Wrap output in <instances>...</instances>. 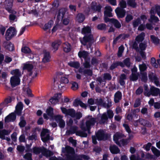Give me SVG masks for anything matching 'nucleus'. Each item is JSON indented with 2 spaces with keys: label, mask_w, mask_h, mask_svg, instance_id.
Listing matches in <instances>:
<instances>
[{
  "label": "nucleus",
  "mask_w": 160,
  "mask_h": 160,
  "mask_svg": "<svg viewBox=\"0 0 160 160\" xmlns=\"http://www.w3.org/2000/svg\"><path fill=\"white\" fill-rule=\"evenodd\" d=\"M21 51L22 52L25 54L30 53L31 52V49L29 47L27 46L22 47L21 49Z\"/></svg>",
  "instance_id": "nucleus-45"
},
{
  "label": "nucleus",
  "mask_w": 160,
  "mask_h": 160,
  "mask_svg": "<svg viewBox=\"0 0 160 160\" xmlns=\"http://www.w3.org/2000/svg\"><path fill=\"white\" fill-rule=\"evenodd\" d=\"M148 78L151 82H154L157 86H158L159 84L158 78L156 73L152 72H150L148 75Z\"/></svg>",
  "instance_id": "nucleus-8"
},
{
  "label": "nucleus",
  "mask_w": 160,
  "mask_h": 160,
  "mask_svg": "<svg viewBox=\"0 0 160 160\" xmlns=\"http://www.w3.org/2000/svg\"><path fill=\"white\" fill-rule=\"evenodd\" d=\"M41 151L42 148H41L35 147L33 148L32 152L38 155L40 153Z\"/></svg>",
  "instance_id": "nucleus-41"
},
{
  "label": "nucleus",
  "mask_w": 160,
  "mask_h": 160,
  "mask_svg": "<svg viewBox=\"0 0 160 160\" xmlns=\"http://www.w3.org/2000/svg\"><path fill=\"white\" fill-rule=\"evenodd\" d=\"M61 96V93L55 94L53 97L49 99V101L52 104L55 105L58 102V100Z\"/></svg>",
  "instance_id": "nucleus-14"
},
{
  "label": "nucleus",
  "mask_w": 160,
  "mask_h": 160,
  "mask_svg": "<svg viewBox=\"0 0 160 160\" xmlns=\"http://www.w3.org/2000/svg\"><path fill=\"white\" fill-rule=\"evenodd\" d=\"M124 136V135L122 134L120 132H117L114 135H113V140H115V139H116L118 140V139H120L122 138H123Z\"/></svg>",
  "instance_id": "nucleus-46"
},
{
  "label": "nucleus",
  "mask_w": 160,
  "mask_h": 160,
  "mask_svg": "<svg viewBox=\"0 0 160 160\" xmlns=\"http://www.w3.org/2000/svg\"><path fill=\"white\" fill-rule=\"evenodd\" d=\"M55 120L58 123L59 127L61 128H63L65 125V122L62 119V117L59 115H57L54 117Z\"/></svg>",
  "instance_id": "nucleus-7"
},
{
  "label": "nucleus",
  "mask_w": 160,
  "mask_h": 160,
  "mask_svg": "<svg viewBox=\"0 0 160 160\" xmlns=\"http://www.w3.org/2000/svg\"><path fill=\"white\" fill-rule=\"evenodd\" d=\"M67 9L65 8H62L59 9L57 17V19L59 21L61 19L62 20L64 15L67 11Z\"/></svg>",
  "instance_id": "nucleus-12"
},
{
  "label": "nucleus",
  "mask_w": 160,
  "mask_h": 160,
  "mask_svg": "<svg viewBox=\"0 0 160 160\" xmlns=\"http://www.w3.org/2000/svg\"><path fill=\"white\" fill-rule=\"evenodd\" d=\"M12 74H14V76L19 77L21 76V73L18 69H15L12 70L11 72Z\"/></svg>",
  "instance_id": "nucleus-53"
},
{
  "label": "nucleus",
  "mask_w": 160,
  "mask_h": 160,
  "mask_svg": "<svg viewBox=\"0 0 160 160\" xmlns=\"http://www.w3.org/2000/svg\"><path fill=\"white\" fill-rule=\"evenodd\" d=\"M91 28L88 26H87L86 27L83 28L82 30V32L84 34H86L87 33H91Z\"/></svg>",
  "instance_id": "nucleus-38"
},
{
  "label": "nucleus",
  "mask_w": 160,
  "mask_h": 160,
  "mask_svg": "<svg viewBox=\"0 0 160 160\" xmlns=\"http://www.w3.org/2000/svg\"><path fill=\"white\" fill-rule=\"evenodd\" d=\"M88 52L83 51H79L78 53V57L81 58H83L84 60L87 59L88 57Z\"/></svg>",
  "instance_id": "nucleus-24"
},
{
  "label": "nucleus",
  "mask_w": 160,
  "mask_h": 160,
  "mask_svg": "<svg viewBox=\"0 0 160 160\" xmlns=\"http://www.w3.org/2000/svg\"><path fill=\"white\" fill-rule=\"evenodd\" d=\"M93 40V36L90 34L88 35H85L83 37L82 41H81V42L83 45H86L88 42H92Z\"/></svg>",
  "instance_id": "nucleus-11"
},
{
  "label": "nucleus",
  "mask_w": 160,
  "mask_h": 160,
  "mask_svg": "<svg viewBox=\"0 0 160 160\" xmlns=\"http://www.w3.org/2000/svg\"><path fill=\"white\" fill-rule=\"evenodd\" d=\"M115 12L118 18H122L124 17L125 15L126 11L125 10L121 9L119 7H118L116 9Z\"/></svg>",
  "instance_id": "nucleus-13"
},
{
  "label": "nucleus",
  "mask_w": 160,
  "mask_h": 160,
  "mask_svg": "<svg viewBox=\"0 0 160 160\" xmlns=\"http://www.w3.org/2000/svg\"><path fill=\"white\" fill-rule=\"evenodd\" d=\"M23 104L22 103L20 102H18L16 106V113L18 116L21 115L22 111L23 108Z\"/></svg>",
  "instance_id": "nucleus-17"
},
{
  "label": "nucleus",
  "mask_w": 160,
  "mask_h": 160,
  "mask_svg": "<svg viewBox=\"0 0 160 160\" xmlns=\"http://www.w3.org/2000/svg\"><path fill=\"white\" fill-rule=\"evenodd\" d=\"M20 122L19 123L18 125L19 127L21 128H24L27 124L26 122L25 119L24 117L23 116H22L20 117Z\"/></svg>",
  "instance_id": "nucleus-29"
},
{
  "label": "nucleus",
  "mask_w": 160,
  "mask_h": 160,
  "mask_svg": "<svg viewBox=\"0 0 160 160\" xmlns=\"http://www.w3.org/2000/svg\"><path fill=\"white\" fill-rule=\"evenodd\" d=\"M91 8L92 11L95 12H101L102 6L100 4L97 5V3L96 2L94 3L92 2V3Z\"/></svg>",
  "instance_id": "nucleus-15"
},
{
  "label": "nucleus",
  "mask_w": 160,
  "mask_h": 160,
  "mask_svg": "<svg viewBox=\"0 0 160 160\" xmlns=\"http://www.w3.org/2000/svg\"><path fill=\"white\" fill-rule=\"evenodd\" d=\"M50 58V53L49 52H46L44 54V56L42 59V61L44 63L48 62L49 61Z\"/></svg>",
  "instance_id": "nucleus-33"
},
{
  "label": "nucleus",
  "mask_w": 160,
  "mask_h": 160,
  "mask_svg": "<svg viewBox=\"0 0 160 160\" xmlns=\"http://www.w3.org/2000/svg\"><path fill=\"white\" fill-rule=\"evenodd\" d=\"M151 22H153L155 23L159 21L158 18L154 15H151L150 16Z\"/></svg>",
  "instance_id": "nucleus-60"
},
{
  "label": "nucleus",
  "mask_w": 160,
  "mask_h": 160,
  "mask_svg": "<svg viewBox=\"0 0 160 160\" xmlns=\"http://www.w3.org/2000/svg\"><path fill=\"white\" fill-rule=\"evenodd\" d=\"M9 16V19L10 22H13V21L15 20V19H17V17L15 14L17 13V12L15 13H10ZM17 20L15 21H16Z\"/></svg>",
  "instance_id": "nucleus-42"
},
{
  "label": "nucleus",
  "mask_w": 160,
  "mask_h": 160,
  "mask_svg": "<svg viewBox=\"0 0 160 160\" xmlns=\"http://www.w3.org/2000/svg\"><path fill=\"white\" fill-rule=\"evenodd\" d=\"M4 48L10 51L14 50V45L11 42H6L4 43Z\"/></svg>",
  "instance_id": "nucleus-21"
},
{
  "label": "nucleus",
  "mask_w": 160,
  "mask_h": 160,
  "mask_svg": "<svg viewBox=\"0 0 160 160\" xmlns=\"http://www.w3.org/2000/svg\"><path fill=\"white\" fill-rule=\"evenodd\" d=\"M16 119V114L14 112H12L5 118L4 121L5 123L14 122Z\"/></svg>",
  "instance_id": "nucleus-10"
},
{
  "label": "nucleus",
  "mask_w": 160,
  "mask_h": 160,
  "mask_svg": "<svg viewBox=\"0 0 160 160\" xmlns=\"http://www.w3.org/2000/svg\"><path fill=\"white\" fill-rule=\"evenodd\" d=\"M139 68L141 72H144L147 68L146 65L145 63L139 65Z\"/></svg>",
  "instance_id": "nucleus-56"
},
{
  "label": "nucleus",
  "mask_w": 160,
  "mask_h": 160,
  "mask_svg": "<svg viewBox=\"0 0 160 160\" xmlns=\"http://www.w3.org/2000/svg\"><path fill=\"white\" fill-rule=\"evenodd\" d=\"M33 68V65L30 63H24L23 67V70H27L29 72V75L31 76L32 75V70Z\"/></svg>",
  "instance_id": "nucleus-16"
},
{
  "label": "nucleus",
  "mask_w": 160,
  "mask_h": 160,
  "mask_svg": "<svg viewBox=\"0 0 160 160\" xmlns=\"http://www.w3.org/2000/svg\"><path fill=\"white\" fill-rule=\"evenodd\" d=\"M46 112L49 116L52 117L53 116V109L51 107H49L47 109Z\"/></svg>",
  "instance_id": "nucleus-43"
},
{
  "label": "nucleus",
  "mask_w": 160,
  "mask_h": 160,
  "mask_svg": "<svg viewBox=\"0 0 160 160\" xmlns=\"http://www.w3.org/2000/svg\"><path fill=\"white\" fill-rule=\"evenodd\" d=\"M95 134L98 141L107 140L109 138L108 134L105 133L104 131L102 129L98 130Z\"/></svg>",
  "instance_id": "nucleus-4"
},
{
  "label": "nucleus",
  "mask_w": 160,
  "mask_h": 160,
  "mask_svg": "<svg viewBox=\"0 0 160 160\" xmlns=\"http://www.w3.org/2000/svg\"><path fill=\"white\" fill-rule=\"evenodd\" d=\"M127 79V76L124 73L121 74L119 77V83L121 86H124L125 84L124 80Z\"/></svg>",
  "instance_id": "nucleus-22"
},
{
  "label": "nucleus",
  "mask_w": 160,
  "mask_h": 160,
  "mask_svg": "<svg viewBox=\"0 0 160 160\" xmlns=\"http://www.w3.org/2000/svg\"><path fill=\"white\" fill-rule=\"evenodd\" d=\"M62 151L63 153H66V156L68 160H76L77 156L73 148L67 145L65 148H62Z\"/></svg>",
  "instance_id": "nucleus-2"
},
{
  "label": "nucleus",
  "mask_w": 160,
  "mask_h": 160,
  "mask_svg": "<svg viewBox=\"0 0 160 160\" xmlns=\"http://www.w3.org/2000/svg\"><path fill=\"white\" fill-rule=\"evenodd\" d=\"M136 0H127V3L128 6L133 8H135L137 4L135 2Z\"/></svg>",
  "instance_id": "nucleus-40"
},
{
  "label": "nucleus",
  "mask_w": 160,
  "mask_h": 160,
  "mask_svg": "<svg viewBox=\"0 0 160 160\" xmlns=\"http://www.w3.org/2000/svg\"><path fill=\"white\" fill-rule=\"evenodd\" d=\"M124 49V47L122 45H121L119 47L117 53V55L118 57H122V53L123 52Z\"/></svg>",
  "instance_id": "nucleus-50"
},
{
  "label": "nucleus",
  "mask_w": 160,
  "mask_h": 160,
  "mask_svg": "<svg viewBox=\"0 0 160 160\" xmlns=\"http://www.w3.org/2000/svg\"><path fill=\"white\" fill-rule=\"evenodd\" d=\"M84 76H92V70L90 69H85L83 71V74Z\"/></svg>",
  "instance_id": "nucleus-49"
},
{
  "label": "nucleus",
  "mask_w": 160,
  "mask_h": 160,
  "mask_svg": "<svg viewBox=\"0 0 160 160\" xmlns=\"http://www.w3.org/2000/svg\"><path fill=\"white\" fill-rule=\"evenodd\" d=\"M141 20L139 18H138L136 19L133 21L132 22V25L133 28H137L138 25L141 24Z\"/></svg>",
  "instance_id": "nucleus-44"
},
{
  "label": "nucleus",
  "mask_w": 160,
  "mask_h": 160,
  "mask_svg": "<svg viewBox=\"0 0 160 160\" xmlns=\"http://www.w3.org/2000/svg\"><path fill=\"white\" fill-rule=\"evenodd\" d=\"M123 64L128 68L130 67L131 65L130 59L129 58H127L123 61Z\"/></svg>",
  "instance_id": "nucleus-48"
},
{
  "label": "nucleus",
  "mask_w": 160,
  "mask_h": 160,
  "mask_svg": "<svg viewBox=\"0 0 160 160\" xmlns=\"http://www.w3.org/2000/svg\"><path fill=\"white\" fill-rule=\"evenodd\" d=\"M108 115L106 112H104L101 116L100 122L103 124H104L106 121L108 119Z\"/></svg>",
  "instance_id": "nucleus-36"
},
{
  "label": "nucleus",
  "mask_w": 160,
  "mask_h": 160,
  "mask_svg": "<svg viewBox=\"0 0 160 160\" xmlns=\"http://www.w3.org/2000/svg\"><path fill=\"white\" fill-rule=\"evenodd\" d=\"M97 28L98 30L105 31L106 29V25L105 23H101L97 25Z\"/></svg>",
  "instance_id": "nucleus-51"
},
{
  "label": "nucleus",
  "mask_w": 160,
  "mask_h": 160,
  "mask_svg": "<svg viewBox=\"0 0 160 160\" xmlns=\"http://www.w3.org/2000/svg\"><path fill=\"white\" fill-rule=\"evenodd\" d=\"M118 66H120L122 68L124 67V65L123 62L121 61H117L111 64L110 67V69L111 70H113Z\"/></svg>",
  "instance_id": "nucleus-20"
},
{
  "label": "nucleus",
  "mask_w": 160,
  "mask_h": 160,
  "mask_svg": "<svg viewBox=\"0 0 160 160\" xmlns=\"http://www.w3.org/2000/svg\"><path fill=\"white\" fill-rule=\"evenodd\" d=\"M151 63L152 65L154 68H158V64L156 62V60L154 58H152L151 59Z\"/></svg>",
  "instance_id": "nucleus-57"
},
{
  "label": "nucleus",
  "mask_w": 160,
  "mask_h": 160,
  "mask_svg": "<svg viewBox=\"0 0 160 160\" xmlns=\"http://www.w3.org/2000/svg\"><path fill=\"white\" fill-rule=\"evenodd\" d=\"M69 82L68 78L66 77H62L61 78L60 83L61 84L68 83Z\"/></svg>",
  "instance_id": "nucleus-59"
},
{
  "label": "nucleus",
  "mask_w": 160,
  "mask_h": 160,
  "mask_svg": "<svg viewBox=\"0 0 160 160\" xmlns=\"http://www.w3.org/2000/svg\"><path fill=\"white\" fill-rule=\"evenodd\" d=\"M68 65L71 67L76 69L78 68L80 66V63L78 62H70L68 63Z\"/></svg>",
  "instance_id": "nucleus-30"
},
{
  "label": "nucleus",
  "mask_w": 160,
  "mask_h": 160,
  "mask_svg": "<svg viewBox=\"0 0 160 160\" xmlns=\"http://www.w3.org/2000/svg\"><path fill=\"white\" fill-rule=\"evenodd\" d=\"M107 114L108 115V118L110 119H112L114 115V114L112 111L111 109L108 110L107 111Z\"/></svg>",
  "instance_id": "nucleus-58"
},
{
  "label": "nucleus",
  "mask_w": 160,
  "mask_h": 160,
  "mask_svg": "<svg viewBox=\"0 0 160 160\" xmlns=\"http://www.w3.org/2000/svg\"><path fill=\"white\" fill-rule=\"evenodd\" d=\"M139 75L138 73H132L129 77L130 80L132 81H136L138 79Z\"/></svg>",
  "instance_id": "nucleus-32"
},
{
  "label": "nucleus",
  "mask_w": 160,
  "mask_h": 160,
  "mask_svg": "<svg viewBox=\"0 0 160 160\" xmlns=\"http://www.w3.org/2000/svg\"><path fill=\"white\" fill-rule=\"evenodd\" d=\"M123 126L125 128L126 131L128 133L130 134L131 133V129L128 124L124 123L123 124Z\"/></svg>",
  "instance_id": "nucleus-63"
},
{
  "label": "nucleus",
  "mask_w": 160,
  "mask_h": 160,
  "mask_svg": "<svg viewBox=\"0 0 160 160\" xmlns=\"http://www.w3.org/2000/svg\"><path fill=\"white\" fill-rule=\"evenodd\" d=\"M119 5L121 9H124L127 7V3L124 0H122L119 3Z\"/></svg>",
  "instance_id": "nucleus-55"
},
{
  "label": "nucleus",
  "mask_w": 160,
  "mask_h": 160,
  "mask_svg": "<svg viewBox=\"0 0 160 160\" xmlns=\"http://www.w3.org/2000/svg\"><path fill=\"white\" fill-rule=\"evenodd\" d=\"M73 110L74 111V113L73 115H71V117L73 118H75L77 119H79L82 117V113L80 112H77L76 113L75 111L73 109Z\"/></svg>",
  "instance_id": "nucleus-34"
},
{
  "label": "nucleus",
  "mask_w": 160,
  "mask_h": 160,
  "mask_svg": "<svg viewBox=\"0 0 160 160\" xmlns=\"http://www.w3.org/2000/svg\"><path fill=\"white\" fill-rule=\"evenodd\" d=\"M109 149L111 153L113 154H117L120 152V150L115 145L110 146Z\"/></svg>",
  "instance_id": "nucleus-23"
},
{
  "label": "nucleus",
  "mask_w": 160,
  "mask_h": 160,
  "mask_svg": "<svg viewBox=\"0 0 160 160\" xmlns=\"http://www.w3.org/2000/svg\"><path fill=\"white\" fill-rule=\"evenodd\" d=\"M133 19V16L131 14H128L125 17V22L127 23H129Z\"/></svg>",
  "instance_id": "nucleus-54"
},
{
  "label": "nucleus",
  "mask_w": 160,
  "mask_h": 160,
  "mask_svg": "<svg viewBox=\"0 0 160 160\" xmlns=\"http://www.w3.org/2000/svg\"><path fill=\"white\" fill-rule=\"evenodd\" d=\"M61 109L62 113L66 115H73L74 113L73 109L70 108L67 109L65 108L61 107Z\"/></svg>",
  "instance_id": "nucleus-19"
},
{
  "label": "nucleus",
  "mask_w": 160,
  "mask_h": 160,
  "mask_svg": "<svg viewBox=\"0 0 160 160\" xmlns=\"http://www.w3.org/2000/svg\"><path fill=\"white\" fill-rule=\"evenodd\" d=\"M84 16L82 13H79L77 15V20L79 23H82L84 21Z\"/></svg>",
  "instance_id": "nucleus-39"
},
{
  "label": "nucleus",
  "mask_w": 160,
  "mask_h": 160,
  "mask_svg": "<svg viewBox=\"0 0 160 160\" xmlns=\"http://www.w3.org/2000/svg\"><path fill=\"white\" fill-rule=\"evenodd\" d=\"M16 34L15 28L12 27H10L6 31L5 38L7 41H9Z\"/></svg>",
  "instance_id": "nucleus-3"
},
{
  "label": "nucleus",
  "mask_w": 160,
  "mask_h": 160,
  "mask_svg": "<svg viewBox=\"0 0 160 160\" xmlns=\"http://www.w3.org/2000/svg\"><path fill=\"white\" fill-rule=\"evenodd\" d=\"M111 22V23L116 28L119 29L121 27V24L117 19L113 18V20H112Z\"/></svg>",
  "instance_id": "nucleus-28"
},
{
  "label": "nucleus",
  "mask_w": 160,
  "mask_h": 160,
  "mask_svg": "<svg viewBox=\"0 0 160 160\" xmlns=\"http://www.w3.org/2000/svg\"><path fill=\"white\" fill-rule=\"evenodd\" d=\"M3 128V123L2 121H0V129ZM11 130H6L5 129L0 130V138L2 140H5V135H9L10 132Z\"/></svg>",
  "instance_id": "nucleus-5"
},
{
  "label": "nucleus",
  "mask_w": 160,
  "mask_h": 160,
  "mask_svg": "<svg viewBox=\"0 0 160 160\" xmlns=\"http://www.w3.org/2000/svg\"><path fill=\"white\" fill-rule=\"evenodd\" d=\"M122 92L119 91H117L114 95V100L115 103H117L119 102L122 99Z\"/></svg>",
  "instance_id": "nucleus-18"
},
{
  "label": "nucleus",
  "mask_w": 160,
  "mask_h": 160,
  "mask_svg": "<svg viewBox=\"0 0 160 160\" xmlns=\"http://www.w3.org/2000/svg\"><path fill=\"white\" fill-rule=\"evenodd\" d=\"M90 58H88L87 59L84 60V62L83 64L84 68H90L91 65L90 63Z\"/></svg>",
  "instance_id": "nucleus-35"
},
{
  "label": "nucleus",
  "mask_w": 160,
  "mask_h": 160,
  "mask_svg": "<svg viewBox=\"0 0 160 160\" xmlns=\"http://www.w3.org/2000/svg\"><path fill=\"white\" fill-rule=\"evenodd\" d=\"M147 45L146 44L141 42L139 44V48L140 49V51H144L146 50Z\"/></svg>",
  "instance_id": "nucleus-61"
},
{
  "label": "nucleus",
  "mask_w": 160,
  "mask_h": 160,
  "mask_svg": "<svg viewBox=\"0 0 160 160\" xmlns=\"http://www.w3.org/2000/svg\"><path fill=\"white\" fill-rule=\"evenodd\" d=\"M145 37V33L144 32H142L136 37L135 40L138 43L141 42L144 40Z\"/></svg>",
  "instance_id": "nucleus-25"
},
{
  "label": "nucleus",
  "mask_w": 160,
  "mask_h": 160,
  "mask_svg": "<svg viewBox=\"0 0 160 160\" xmlns=\"http://www.w3.org/2000/svg\"><path fill=\"white\" fill-rule=\"evenodd\" d=\"M136 122H138L140 123L141 125L144 126H147L150 127L149 125V122H147V121L143 118H139V119L137 120Z\"/></svg>",
  "instance_id": "nucleus-31"
},
{
  "label": "nucleus",
  "mask_w": 160,
  "mask_h": 160,
  "mask_svg": "<svg viewBox=\"0 0 160 160\" xmlns=\"http://www.w3.org/2000/svg\"><path fill=\"white\" fill-rule=\"evenodd\" d=\"M103 80H110L112 79V76L111 74L108 73H105L103 74Z\"/></svg>",
  "instance_id": "nucleus-52"
},
{
  "label": "nucleus",
  "mask_w": 160,
  "mask_h": 160,
  "mask_svg": "<svg viewBox=\"0 0 160 160\" xmlns=\"http://www.w3.org/2000/svg\"><path fill=\"white\" fill-rule=\"evenodd\" d=\"M85 123L82 122L81 123L80 128L82 130V133L81 137H87L88 134L85 132L87 131L88 133H90L91 126L94 125L96 122L95 118H93L92 116L88 115L86 118Z\"/></svg>",
  "instance_id": "nucleus-1"
},
{
  "label": "nucleus",
  "mask_w": 160,
  "mask_h": 160,
  "mask_svg": "<svg viewBox=\"0 0 160 160\" xmlns=\"http://www.w3.org/2000/svg\"><path fill=\"white\" fill-rule=\"evenodd\" d=\"M10 82L12 88H14L20 84V80L19 77L13 76L10 78Z\"/></svg>",
  "instance_id": "nucleus-9"
},
{
  "label": "nucleus",
  "mask_w": 160,
  "mask_h": 160,
  "mask_svg": "<svg viewBox=\"0 0 160 160\" xmlns=\"http://www.w3.org/2000/svg\"><path fill=\"white\" fill-rule=\"evenodd\" d=\"M71 46L70 43L67 42L64 43L63 45V50L66 52H68L71 50Z\"/></svg>",
  "instance_id": "nucleus-26"
},
{
  "label": "nucleus",
  "mask_w": 160,
  "mask_h": 160,
  "mask_svg": "<svg viewBox=\"0 0 160 160\" xmlns=\"http://www.w3.org/2000/svg\"><path fill=\"white\" fill-rule=\"evenodd\" d=\"M151 95L152 96H157L158 95V91H159V89L154 87H151Z\"/></svg>",
  "instance_id": "nucleus-27"
},
{
  "label": "nucleus",
  "mask_w": 160,
  "mask_h": 160,
  "mask_svg": "<svg viewBox=\"0 0 160 160\" xmlns=\"http://www.w3.org/2000/svg\"><path fill=\"white\" fill-rule=\"evenodd\" d=\"M32 155L31 153H26L24 156V158L27 160H32Z\"/></svg>",
  "instance_id": "nucleus-64"
},
{
  "label": "nucleus",
  "mask_w": 160,
  "mask_h": 160,
  "mask_svg": "<svg viewBox=\"0 0 160 160\" xmlns=\"http://www.w3.org/2000/svg\"><path fill=\"white\" fill-rule=\"evenodd\" d=\"M140 74L141 81L144 82H146L148 80L147 72H141Z\"/></svg>",
  "instance_id": "nucleus-37"
},
{
  "label": "nucleus",
  "mask_w": 160,
  "mask_h": 160,
  "mask_svg": "<svg viewBox=\"0 0 160 160\" xmlns=\"http://www.w3.org/2000/svg\"><path fill=\"white\" fill-rule=\"evenodd\" d=\"M6 4L5 6V9L10 13H16V11L12 9L13 0H5Z\"/></svg>",
  "instance_id": "nucleus-6"
},
{
  "label": "nucleus",
  "mask_w": 160,
  "mask_h": 160,
  "mask_svg": "<svg viewBox=\"0 0 160 160\" xmlns=\"http://www.w3.org/2000/svg\"><path fill=\"white\" fill-rule=\"evenodd\" d=\"M143 92V88L142 87L140 86L136 91V94L137 95H140Z\"/></svg>",
  "instance_id": "nucleus-62"
},
{
  "label": "nucleus",
  "mask_w": 160,
  "mask_h": 160,
  "mask_svg": "<svg viewBox=\"0 0 160 160\" xmlns=\"http://www.w3.org/2000/svg\"><path fill=\"white\" fill-rule=\"evenodd\" d=\"M150 38L152 42L154 44H158L159 43V39L154 35H151Z\"/></svg>",
  "instance_id": "nucleus-47"
}]
</instances>
